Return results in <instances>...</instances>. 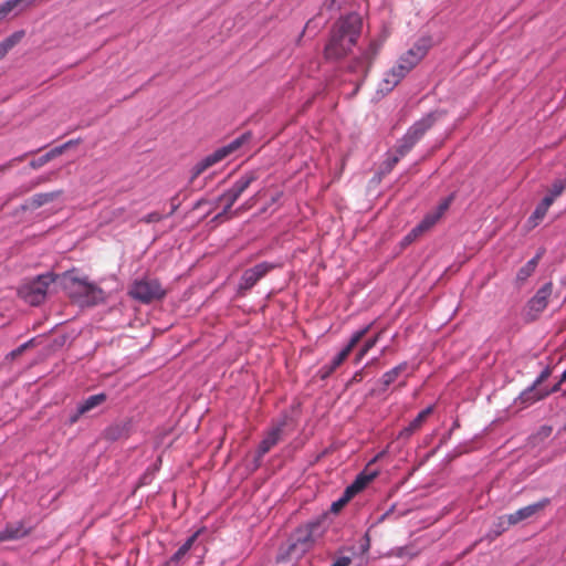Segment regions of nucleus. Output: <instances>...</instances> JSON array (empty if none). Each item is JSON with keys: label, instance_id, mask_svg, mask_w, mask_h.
I'll return each mask as SVG.
<instances>
[{"label": "nucleus", "instance_id": "nucleus-1", "mask_svg": "<svg viewBox=\"0 0 566 566\" xmlns=\"http://www.w3.org/2000/svg\"><path fill=\"white\" fill-rule=\"evenodd\" d=\"M363 29V20L358 13H349L340 18L333 27L331 38L324 49V57L337 61L347 56Z\"/></svg>", "mask_w": 566, "mask_h": 566}, {"label": "nucleus", "instance_id": "nucleus-2", "mask_svg": "<svg viewBox=\"0 0 566 566\" xmlns=\"http://www.w3.org/2000/svg\"><path fill=\"white\" fill-rule=\"evenodd\" d=\"M61 284L66 294L81 305L92 306L105 300L104 291L86 276H80L73 271L61 275Z\"/></svg>", "mask_w": 566, "mask_h": 566}, {"label": "nucleus", "instance_id": "nucleus-3", "mask_svg": "<svg viewBox=\"0 0 566 566\" xmlns=\"http://www.w3.org/2000/svg\"><path fill=\"white\" fill-rule=\"evenodd\" d=\"M259 177L260 175L256 170L247 171L233 184L230 189L220 195L217 200L219 203H223L224 206L222 211L214 217V220L223 222L233 217H238L243 211L250 209L254 202L247 201L235 210H231L235 201L251 186L252 182L259 179Z\"/></svg>", "mask_w": 566, "mask_h": 566}, {"label": "nucleus", "instance_id": "nucleus-4", "mask_svg": "<svg viewBox=\"0 0 566 566\" xmlns=\"http://www.w3.org/2000/svg\"><path fill=\"white\" fill-rule=\"evenodd\" d=\"M321 528L318 520L297 527L292 535L289 553L297 556L305 554L321 535Z\"/></svg>", "mask_w": 566, "mask_h": 566}, {"label": "nucleus", "instance_id": "nucleus-5", "mask_svg": "<svg viewBox=\"0 0 566 566\" xmlns=\"http://www.w3.org/2000/svg\"><path fill=\"white\" fill-rule=\"evenodd\" d=\"M437 120V114L430 113L420 120L416 122L403 135V137L398 140V144L395 148L396 153H398L401 157L406 156L413 146L421 139L424 133L432 127V125Z\"/></svg>", "mask_w": 566, "mask_h": 566}, {"label": "nucleus", "instance_id": "nucleus-6", "mask_svg": "<svg viewBox=\"0 0 566 566\" xmlns=\"http://www.w3.org/2000/svg\"><path fill=\"white\" fill-rule=\"evenodd\" d=\"M128 294L140 303L149 304L154 301L163 300L166 295V290L156 279H140L132 284Z\"/></svg>", "mask_w": 566, "mask_h": 566}, {"label": "nucleus", "instance_id": "nucleus-7", "mask_svg": "<svg viewBox=\"0 0 566 566\" xmlns=\"http://www.w3.org/2000/svg\"><path fill=\"white\" fill-rule=\"evenodd\" d=\"M54 281L55 276L51 273L39 275L33 281L21 286L19 294L30 305H40L45 300L49 286Z\"/></svg>", "mask_w": 566, "mask_h": 566}, {"label": "nucleus", "instance_id": "nucleus-8", "mask_svg": "<svg viewBox=\"0 0 566 566\" xmlns=\"http://www.w3.org/2000/svg\"><path fill=\"white\" fill-rule=\"evenodd\" d=\"M549 504L551 500L548 497H543L535 503L505 515L503 518L506 521L509 526L516 525L523 521L531 520L539 515Z\"/></svg>", "mask_w": 566, "mask_h": 566}, {"label": "nucleus", "instance_id": "nucleus-9", "mask_svg": "<svg viewBox=\"0 0 566 566\" xmlns=\"http://www.w3.org/2000/svg\"><path fill=\"white\" fill-rule=\"evenodd\" d=\"M552 293L553 283L547 282L528 301L526 316L530 321H535L538 315L547 307Z\"/></svg>", "mask_w": 566, "mask_h": 566}, {"label": "nucleus", "instance_id": "nucleus-10", "mask_svg": "<svg viewBox=\"0 0 566 566\" xmlns=\"http://www.w3.org/2000/svg\"><path fill=\"white\" fill-rule=\"evenodd\" d=\"M275 268L274 264L262 262L248 269L243 272L239 289L243 291L251 290L262 277H264L271 270Z\"/></svg>", "mask_w": 566, "mask_h": 566}, {"label": "nucleus", "instance_id": "nucleus-11", "mask_svg": "<svg viewBox=\"0 0 566 566\" xmlns=\"http://www.w3.org/2000/svg\"><path fill=\"white\" fill-rule=\"evenodd\" d=\"M31 532L32 527L29 526L25 521L8 523L6 527L0 531V543L24 538Z\"/></svg>", "mask_w": 566, "mask_h": 566}, {"label": "nucleus", "instance_id": "nucleus-12", "mask_svg": "<svg viewBox=\"0 0 566 566\" xmlns=\"http://www.w3.org/2000/svg\"><path fill=\"white\" fill-rule=\"evenodd\" d=\"M371 325L373 324H369L355 332L352 335L348 344L333 358L329 365L333 366L335 370L347 359L354 347L367 335L371 328Z\"/></svg>", "mask_w": 566, "mask_h": 566}, {"label": "nucleus", "instance_id": "nucleus-13", "mask_svg": "<svg viewBox=\"0 0 566 566\" xmlns=\"http://www.w3.org/2000/svg\"><path fill=\"white\" fill-rule=\"evenodd\" d=\"M285 423L281 422L273 427L263 440L260 442L258 448V459H262L274 446H276L283 436V429Z\"/></svg>", "mask_w": 566, "mask_h": 566}, {"label": "nucleus", "instance_id": "nucleus-14", "mask_svg": "<svg viewBox=\"0 0 566 566\" xmlns=\"http://www.w3.org/2000/svg\"><path fill=\"white\" fill-rule=\"evenodd\" d=\"M377 475V472L363 471L355 481L345 490V501H349L354 495L363 491Z\"/></svg>", "mask_w": 566, "mask_h": 566}, {"label": "nucleus", "instance_id": "nucleus-15", "mask_svg": "<svg viewBox=\"0 0 566 566\" xmlns=\"http://www.w3.org/2000/svg\"><path fill=\"white\" fill-rule=\"evenodd\" d=\"M408 73L403 65H395L385 74L380 84L381 91L390 92Z\"/></svg>", "mask_w": 566, "mask_h": 566}, {"label": "nucleus", "instance_id": "nucleus-16", "mask_svg": "<svg viewBox=\"0 0 566 566\" xmlns=\"http://www.w3.org/2000/svg\"><path fill=\"white\" fill-rule=\"evenodd\" d=\"M430 48V41L428 39L418 40L411 49H409V55H413V60L405 66V70L409 72L424 57Z\"/></svg>", "mask_w": 566, "mask_h": 566}, {"label": "nucleus", "instance_id": "nucleus-17", "mask_svg": "<svg viewBox=\"0 0 566 566\" xmlns=\"http://www.w3.org/2000/svg\"><path fill=\"white\" fill-rule=\"evenodd\" d=\"M63 192L64 191L62 189H59L50 192L35 193L28 200V207L31 209H38L44 205L55 201L62 197Z\"/></svg>", "mask_w": 566, "mask_h": 566}, {"label": "nucleus", "instance_id": "nucleus-18", "mask_svg": "<svg viewBox=\"0 0 566 566\" xmlns=\"http://www.w3.org/2000/svg\"><path fill=\"white\" fill-rule=\"evenodd\" d=\"M251 138H252V134L250 132H245L242 135H240L239 137H237L235 139H233L232 142H230L228 145L218 148L217 151H218L219 156L221 157V159L223 160L231 154L239 150L243 145L249 143L251 140Z\"/></svg>", "mask_w": 566, "mask_h": 566}, {"label": "nucleus", "instance_id": "nucleus-19", "mask_svg": "<svg viewBox=\"0 0 566 566\" xmlns=\"http://www.w3.org/2000/svg\"><path fill=\"white\" fill-rule=\"evenodd\" d=\"M379 51V45L376 42H371L368 49L361 54L359 59L356 60L355 64L352 66L354 71H358L361 69L365 73H367L374 57L377 55Z\"/></svg>", "mask_w": 566, "mask_h": 566}, {"label": "nucleus", "instance_id": "nucleus-20", "mask_svg": "<svg viewBox=\"0 0 566 566\" xmlns=\"http://www.w3.org/2000/svg\"><path fill=\"white\" fill-rule=\"evenodd\" d=\"M408 368V364L406 361L400 363L399 365L395 366L390 370L386 371L381 378L379 379L380 391H385L391 384H394L399 376L405 373Z\"/></svg>", "mask_w": 566, "mask_h": 566}, {"label": "nucleus", "instance_id": "nucleus-21", "mask_svg": "<svg viewBox=\"0 0 566 566\" xmlns=\"http://www.w3.org/2000/svg\"><path fill=\"white\" fill-rule=\"evenodd\" d=\"M221 160L222 159L219 156L217 150H214L212 154L206 156L203 159H201L199 163H197L195 165V167L192 168V177H191V179H196L203 171H206L208 168H210L213 165L220 163Z\"/></svg>", "mask_w": 566, "mask_h": 566}, {"label": "nucleus", "instance_id": "nucleus-22", "mask_svg": "<svg viewBox=\"0 0 566 566\" xmlns=\"http://www.w3.org/2000/svg\"><path fill=\"white\" fill-rule=\"evenodd\" d=\"M552 206L551 198H544L535 208L532 216L528 218V224L531 228H535L546 216L549 207Z\"/></svg>", "mask_w": 566, "mask_h": 566}, {"label": "nucleus", "instance_id": "nucleus-23", "mask_svg": "<svg viewBox=\"0 0 566 566\" xmlns=\"http://www.w3.org/2000/svg\"><path fill=\"white\" fill-rule=\"evenodd\" d=\"M433 412V407L429 406L422 411L418 413V416L409 423L407 428H405L403 432L406 434H412L417 430L421 428V426L424 423L427 418Z\"/></svg>", "mask_w": 566, "mask_h": 566}, {"label": "nucleus", "instance_id": "nucleus-24", "mask_svg": "<svg viewBox=\"0 0 566 566\" xmlns=\"http://www.w3.org/2000/svg\"><path fill=\"white\" fill-rule=\"evenodd\" d=\"M542 252H538L533 259H531L524 266H522L517 274H516V279L518 281H525L526 279H528L535 271L541 258H542Z\"/></svg>", "mask_w": 566, "mask_h": 566}, {"label": "nucleus", "instance_id": "nucleus-25", "mask_svg": "<svg viewBox=\"0 0 566 566\" xmlns=\"http://www.w3.org/2000/svg\"><path fill=\"white\" fill-rule=\"evenodd\" d=\"M106 400L105 394H96L90 396L80 406V415H85L97 406L102 405Z\"/></svg>", "mask_w": 566, "mask_h": 566}, {"label": "nucleus", "instance_id": "nucleus-26", "mask_svg": "<svg viewBox=\"0 0 566 566\" xmlns=\"http://www.w3.org/2000/svg\"><path fill=\"white\" fill-rule=\"evenodd\" d=\"M200 530L197 531L196 533H193L179 548L178 551L171 556L170 560L174 562V563H178L179 560H181L185 555L191 549V547L193 546L195 542L197 541L199 534H200Z\"/></svg>", "mask_w": 566, "mask_h": 566}, {"label": "nucleus", "instance_id": "nucleus-27", "mask_svg": "<svg viewBox=\"0 0 566 566\" xmlns=\"http://www.w3.org/2000/svg\"><path fill=\"white\" fill-rule=\"evenodd\" d=\"M441 216L437 211L427 214L423 220L413 228V234H422L423 232L428 231L438 222Z\"/></svg>", "mask_w": 566, "mask_h": 566}, {"label": "nucleus", "instance_id": "nucleus-28", "mask_svg": "<svg viewBox=\"0 0 566 566\" xmlns=\"http://www.w3.org/2000/svg\"><path fill=\"white\" fill-rule=\"evenodd\" d=\"M56 157H59V151L52 148L39 158L31 160L29 165L32 169H39Z\"/></svg>", "mask_w": 566, "mask_h": 566}, {"label": "nucleus", "instance_id": "nucleus-29", "mask_svg": "<svg viewBox=\"0 0 566 566\" xmlns=\"http://www.w3.org/2000/svg\"><path fill=\"white\" fill-rule=\"evenodd\" d=\"M382 332H379L376 336H374L373 338H369L365 342V344L361 346V348L359 349V352L357 353L356 357H355V363L358 364L363 360V358L367 355V353L376 346V344L378 343L380 336H381Z\"/></svg>", "mask_w": 566, "mask_h": 566}, {"label": "nucleus", "instance_id": "nucleus-30", "mask_svg": "<svg viewBox=\"0 0 566 566\" xmlns=\"http://www.w3.org/2000/svg\"><path fill=\"white\" fill-rule=\"evenodd\" d=\"M126 434V424H113L105 430V438L111 441L118 440Z\"/></svg>", "mask_w": 566, "mask_h": 566}, {"label": "nucleus", "instance_id": "nucleus-31", "mask_svg": "<svg viewBox=\"0 0 566 566\" xmlns=\"http://www.w3.org/2000/svg\"><path fill=\"white\" fill-rule=\"evenodd\" d=\"M565 188H566V181L556 180L553 182L552 187L549 188L548 195L545 196L544 198H551L552 203H553L555 201V199L563 193Z\"/></svg>", "mask_w": 566, "mask_h": 566}, {"label": "nucleus", "instance_id": "nucleus-32", "mask_svg": "<svg viewBox=\"0 0 566 566\" xmlns=\"http://www.w3.org/2000/svg\"><path fill=\"white\" fill-rule=\"evenodd\" d=\"M18 8L17 0H7L0 4V17H6L13 9Z\"/></svg>", "mask_w": 566, "mask_h": 566}, {"label": "nucleus", "instance_id": "nucleus-33", "mask_svg": "<svg viewBox=\"0 0 566 566\" xmlns=\"http://www.w3.org/2000/svg\"><path fill=\"white\" fill-rule=\"evenodd\" d=\"M32 344V340H29L22 345H20L18 348L13 349L12 352H10L8 355H7V359H15L17 357H19L24 350H27Z\"/></svg>", "mask_w": 566, "mask_h": 566}, {"label": "nucleus", "instance_id": "nucleus-34", "mask_svg": "<svg viewBox=\"0 0 566 566\" xmlns=\"http://www.w3.org/2000/svg\"><path fill=\"white\" fill-rule=\"evenodd\" d=\"M80 139H71L64 143L63 145H60L57 147H54L55 151H59V156L64 154L67 149L74 147L75 145L80 144Z\"/></svg>", "mask_w": 566, "mask_h": 566}, {"label": "nucleus", "instance_id": "nucleus-35", "mask_svg": "<svg viewBox=\"0 0 566 566\" xmlns=\"http://www.w3.org/2000/svg\"><path fill=\"white\" fill-rule=\"evenodd\" d=\"M402 157L396 153V150H394L392 153H390L388 155V158H387V168L388 170H391L397 164L398 161L401 159Z\"/></svg>", "mask_w": 566, "mask_h": 566}, {"label": "nucleus", "instance_id": "nucleus-36", "mask_svg": "<svg viewBox=\"0 0 566 566\" xmlns=\"http://www.w3.org/2000/svg\"><path fill=\"white\" fill-rule=\"evenodd\" d=\"M15 45V41L4 40L0 43V59H2L9 50Z\"/></svg>", "mask_w": 566, "mask_h": 566}, {"label": "nucleus", "instance_id": "nucleus-37", "mask_svg": "<svg viewBox=\"0 0 566 566\" xmlns=\"http://www.w3.org/2000/svg\"><path fill=\"white\" fill-rule=\"evenodd\" d=\"M335 371V369L333 368V366H331L329 364H326L324 366H322L318 370V376L321 379H326L328 378Z\"/></svg>", "mask_w": 566, "mask_h": 566}, {"label": "nucleus", "instance_id": "nucleus-38", "mask_svg": "<svg viewBox=\"0 0 566 566\" xmlns=\"http://www.w3.org/2000/svg\"><path fill=\"white\" fill-rule=\"evenodd\" d=\"M163 219V216L159 212H150L145 216L142 221L146 223L159 222Z\"/></svg>", "mask_w": 566, "mask_h": 566}, {"label": "nucleus", "instance_id": "nucleus-39", "mask_svg": "<svg viewBox=\"0 0 566 566\" xmlns=\"http://www.w3.org/2000/svg\"><path fill=\"white\" fill-rule=\"evenodd\" d=\"M365 370H366L365 367H363L360 370H357L353 375L352 379L349 380V384L360 382L364 379L365 375H366Z\"/></svg>", "mask_w": 566, "mask_h": 566}, {"label": "nucleus", "instance_id": "nucleus-40", "mask_svg": "<svg viewBox=\"0 0 566 566\" xmlns=\"http://www.w3.org/2000/svg\"><path fill=\"white\" fill-rule=\"evenodd\" d=\"M52 176L53 174H49L46 176H41V177H38L33 182H32V188L34 187H38L40 186L41 184H44V182H48L52 179Z\"/></svg>", "mask_w": 566, "mask_h": 566}, {"label": "nucleus", "instance_id": "nucleus-41", "mask_svg": "<svg viewBox=\"0 0 566 566\" xmlns=\"http://www.w3.org/2000/svg\"><path fill=\"white\" fill-rule=\"evenodd\" d=\"M38 0H17V6L22 9L34 7Z\"/></svg>", "mask_w": 566, "mask_h": 566}, {"label": "nucleus", "instance_id": "nucleus-42", "mask_svg": "<svg viewBox=\"0 0 566 566\" xmlns=\"http://www.w3.org/2000/svg\"><path fill=\"white\" fill-rule=\"evenodd\" d=\"M352 563V559L347 556L339 557L334 564L331 566H349Z\"/></svg>", "mask_w": 566, "mask_h": 566}, {"label": "nucleus", "instance_id": "nucleus-43", "mask_svg": "<svg viewBox=\"0 0 566 566\" xmlns=\"http://www.w3.org/2000/svg\"><path fill=\"white\" fill-rule=\"evenodd\" d=\"M347 502H348V501H345V493H344V494H343V496H342L338 501H336V502H334V503L332 504V510L336 512V511H338V510H339L344 504H346Z\"/></svg>", "mask_w": 566, "mask_h": 566}, {"label": "nucleus", "instance_id": "nucleus-44", "mask_svg": "<svg viewBox=\"0 0 566 566\" xmlns=\"http://www.w3.org/2000/svg\"><path fill=\"white\" fill-rule=\"evenodd\" d=\"M450 205V200H444L442 203L439 205L437 212L442 217V214L448 210Z\"/></svg>", "mask_w": 566, "mask_h": 566}, {"label": "nucleus", "instance_id": "nucleus-45", "mask_svg": "<svg viewBox=\"0 0 566 566\" xmlns=\"http://www.w3.org/2000/svg\"><path fill=\"white\" fill-rule=\"evenodd\" d=\"M551 371L549 369H545L544 371H542V374L539 375V377L536 379L535 381V385H538L541 384L542 381H544L548 376H549Z\"/></svg>", "mask_w": 566, "mask_h": 566}, {"label": "nucleus", "instance_id": "nucleus-46", "mask_svg": "<svg viewBox=\"0 0 566 566\" xmlns=\"http://www.w3.org/2000/svg\"><path fill=\"white\" fill-rule=\"evenodd\" d=\"M82 416H83V415H80V406H78V407H77L76 412H75L73 416H71V418H70V423H71V424H73V423L77 422V421H78V419H80Z\"/></svg>", "mask_w": 566, "mask_h": 566}, {"label": "nucleus", "instance_id": "nucleus-47", "mask_svg": "<svg viewBox=\"0 0 566 566\" xmlns=\"http://www.w3.org/2000/svg\"><path fill=\"white\" fill-rule=\"evenodd\" d=\"M420 234H413V229L406 235L405 241L412 242L415 239H417Z\"/></svg>", "mask_w": 566, "mask_h": 566}, {"label": "nucleus", "instance_id": "nucleus-48", "mask_svg": "<svg viewBox=\"0 0 566 566\" xmlns=\"http://www.w3.org/2000/svg\"><path fill=\"white\" fill-rule=\"evenodd\" d=\"M410 63V59L406 56L405 54L399 59L398 63L396 65H407Z\"/></svg>", "mask_w": 566, "mask_h": 566}, {"label": "nucleus", "instance_id": "nucleus-49", "mask_svg": "<svg viewBox=\"0 0 566 566\" xmlns=\"http://www.w3.org/2000/svg\"><path fill=\"white\" fill-rule=\"evenodd\" d=\"M563 382H564V381H560V380H559L556 385H554V386H553V388L551 389V391H549V392H557V391H559L560 386H562V384H563Z\"/></svg>", "mask_w": 566, "mask_h": 566}, {"label": "nucleus", "instance_id": "nucleus-50", "mask_svg": "<svg viewBox=\"0 0 566 566\" xmlns=\"http://www.w3.org/2000/svg\"><path fill=\"white\" fill-rule=\"evenodd\" d=\"M19 39H20V36L18 34H13L10 38H8L7 40L15 41V43H17L19 41Z\"/></svg>", "mask_w": 566, "mask_h": 566}, {"label": "nucleus", "instance_id": "nucleus-51", "mask_svg": "<svg viewBox=\"0 0 566 566\" xmlns=\"http://www.w3.org/2000/svg\"><path fill=\"white\" fill-rule=\"evenodd\" d=\"M376 363H377V359H376V358H374V359H371L369 363H367V364L365 365V368H367V367H369L370 365H374V364H376Z\"/></svg>", "mask_w": 566, "mask_h": 566}, {"label": "nucleus", "instance_id": "nucleus-52", "mask_svg": "<svg viewBox=\"0 0 566 566\" xmlns=\"http://www.w3.org/2000/svg\"><path fill=\"white\" fill-rule=\"evenodd\" d=\"M560 381H566V369L563 371L560 376Z\"/></svg>", "mask_w": 566, "mask_h": 566}, {"label": "nucleus", "instance_id": "nucleus-53", "mask_svg": "<svg viewBox=\"0 0 566 566\" xmlns=\"http://www.w3.org/2000/svg\"><path fill=\"white\" fill-rule=\"evenodd\" d=\"M405 55L408 56L410 60H413V55H409V51H407Z\"/></svg>", "mask_w": 566, "mask_h": 566}, {"label": "nucleus", "instance_id": "nucleus-54", "mask_svg": "<svg viewBox=\"0 0 566 566\" xmlns=\"http://www.w3.org/2000/svg\"><path fill=\"white\" fill-rule=\"evenodd\" d=\"M548 394H549V392H545L544 395H542V396L537 397V399H541V398H543V397H545V396H548Z\"/></svg>", "mask_w": 566, "mask_h": 566}, {"label": "nucleus", "instance_id": "nucleus-55", "mask_svg": "<svg viewBox=\"0 0 566 566\" xmlns=\"http://www.w3.org/2000/svg\"><path fill=\"white\" fill-rule=\"evenodd\" d=\"M2 19V17H0V20Z\"/></svg>", "mask_w": 566, "mask_h": 566}]
</instances>
